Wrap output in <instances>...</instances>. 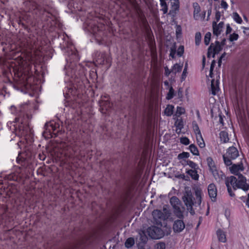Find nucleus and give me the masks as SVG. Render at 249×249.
I'll return each mask as SVG.
<instances>
[{
    "instance_id": "obj_1",
    "label": "nucleus",
    "mask_w": 249,
    "mask_h": 249,
    "mask_svg": "<svg viewBox=\"0 0 249 249\" xmlns=\"http://www.w3.org/2000/svg\"><path fill=\"white\" fill-rule=\"evenodd\" d=\"M72 46L71 47V56H69V59L67 58L66 60L67 61L68 60L70 61V64H67L65 67L66 69V77L65 79V81H67L70 78V82L71 83V86L70 88H67L68 92L66 91V94L68 96H73L78 93L79 91L76 89V87L74 86V84L76 82H77V80L76 78H78V75L76 73V70L78 68H80L81 66L78 65H76L75 62L74 61H77L79 59L78 55L77 53L75 51L73 50Z\"/></svg>"
},
{
    "instance_id": "obj_2",
    "label": "nucleus",
    "mask_w": 249,
    "mask_h": 249,
    "mask_svg": "<svg viewBox=\"0 0 249 249\" xmlns=\"http://www.w3.org/2000/svg\"><path fill=\"white\" fill-rule=\"evenodd\" d=\"M36 60V58L34 56L32 52L28 53L25 58H22V60L20 64L21 71H22L19 73L20 80L26 89H29L31 87L32 82L33 80L31 67L32 65L35 63Z\"/></svg>"
},
{
    "instance_id": "obj_3",
    "label": "nucleus",
    "mask_w": 249,
    "mask_h": 249,
    "mask_svg": "<svg viewBox=\"0 0 249 249\" xmlns=\"http://www.w3.org/2000/svg\"><path fill=\"white\" fill-rule=\"evenodd\" d=\"M27 105L20 106L16 113L17 117L15 120V124L16 134L19 136L24 137L25 139L31 133V129L30 128L28 123V117L25 115V111L27 108Z\"/></svg>"
},
{
    "instance_id": "obj_4",
    "label": "nucleus",
    "mask_w": 249,
    "mask_h": 249,
    "mask_svg": "<svg viewBox=\"0 0 249 249\" xmlns=\"http://www.w3.org/2000/svg\"><path fill=\"white\" fill-rule=\"evenodd\" d=\"M247 179L242 174L238 176V178L234 176L227 178L225 180V184L227 187L228 191L231 196H234L232 193L231 188L234 190L241 189L246 191L249 189V185L246 182Z\"/></svg>"
},
{
    "instance_id": "obj_5",
    "label": "nucleus",
    "mask_w": 249,
    "mask_h": 249,
    "mask_svg": "<svg viewBox=\"0 0 249 249\" xmlns=\"http://www.w3.org/2000/svg\"><path fill=\"white\" fill-rule=\"evenodd\" d=\"M239 156V152L236 148L233 146L230 147L226 153L223 155L225 164L230 166L232 164L231 160L237 158Z\"/></svg>"
},
{
    "instance_id": "obj_6",
    "label": "nucleus",
    "mask_w": 249,
    "mask_h": 249,
    "mask_svg": "<svg viewBox=\"0 0 249 249\" xmlns=\"http://www.w3.org/2000/svg\"><path fill=\"white\" fill-rule=\"evenodd\" d=\"M207 162L210 172L212 173L213 177L216 180L220 181L225 178V176L223 172L217 170L214 162L212 158L208 157L207 159Z\"/></svg>"
},
{
    "instance_id": "obj_7",
    "label": "nucleus",
    "mask_w": 249,
    "mask_h": 249,
    "mask_svg": "<svg viewBox=\"0 0 249 249\" xmlns=\"http://www.w3.org/2000/svg\"><path fill=\"white\" fill-rule=\"evenodd\" d=\"M88 30L93 35L99 44H104V39L103 36L104 33V31L101 30V24L98 25L91 24L89 26Z\"/></svg>"
},
{
    "instance_id": "obj_8",
    "label": "nucleus",
    "mask_w": 249,
    "mask_h": 249,
    "mask_svg": "<svg viewBox=\"0 0 249 249\" xmlns=\"http://www.w3.org/2000/svg\"><path fill=\"white\" fill-rule=\"evenodd\" d=\"M146 232L152 239H158L162 237L164 235V232L162 229L155 226H152L148 227Z\"/></svg>"
},
{
    "instance_id": "obj_9",
    "label": "nucleus",
    "mask_w": 249,
    "mask_h": 249,
    "mask_svg": "<svg viewBox=\"0 0 249 249\" xmlns=\"http://www.w3.org/2000/svg\"><path fill=\"white\" fill-rule=\"evenodd\" d=\"M95 60L96 63L99 65L107 64L109 66L111 62L109 54L103 52H97L95 54Z\"/></svg>"
},
{
    "instance_id": "obj_10",
    "label": "nucleus",
    "mask_w": 249,
    "mask_h": 249,
    "mask_svg": "<svg viewBox=\"0 0 249 249\" xmlns=\"http://www.w3.org/2000/svg\"><path fill=\"white\" fill-rule=\"evenodd\" d=\"M164 1L163 0H160V4L161 6L163 7L162 10L164 13H166L167 12V6L170 5L172 7L173 10H177L179 8V2L178 0H165Z\"/></svg>"
},
{
    "instance_id": "obj_11",
    "label": "nucleus",
    "mask_w": 249,
    "mask_h": 249,
    "mask_svg": "<svg viewBox=\"0 0 249 249\" xmlns=\"http://www.w3.org/2000/svg\"><path fill=\"white\" fill-rule=\"evenodd\" d=\"M222 49L221 45L218 41H216L215 45L212 43L209 47L208 51V57H214L215 55L219 53Z\"/></svg>"
},
{
    "instance_id": "obj_12",
    "label": "nucleus",
    "mask_w": 249,
    "mask_h": 249,
    "mask_svg": "<svg viewBox=\"0 0 249 249\" xmlns=\"http://www.w3.org/2000/svg\"><path fill=\"white\" fill-rule=\"evenodd\" d=\"M152 216L154 222L158 225H161V221L165 219V215L161 210H154L152 212Z\"/></svg>"
},
{
    "instance_id": "obj_13",
    "label": "nucleus",
    "mask_w": 249,
    "mask_h": 249,
    "mask_svg": "<svg viewBox=\"0 0 249 249\" xmlns=\"http://www.w3.org/2000/svg\"><path fill=\"white\" fill-rule=\"evenodd\" d=\"M193 198V196L191 191H186L182 197L183 201L188 210L191 209L194 205Z\"/></svg>"
},
{
    "instance_id": "obj_14",
    "label": "nucleus",
    "mask_w": 249,
    "mask_h": 249,
    "mask_svg": "<svg viewBox=\"0 0 249 249\" xmlns=\"http://www.w3.org/2000/svg\"><path fill=\"white\" fill-rule=\"evenodd\" d=\"M194 11V18L196 20H203L205 17L206 12H203L202 14H200V7L199 4L196 3H193Z\"/></svg>"
},
{
    "instance_id": "obj_15",
    "label": "nucleus",
    "mask_w": 249,
    "mask_h": 249,
    "mask_svg": "<svg viewBox=\"0 0 249 249\" xmlns=\"http://www.w3.org/2000/svg\"><path fill=\"white\" fill-rule=\"evenodd\" d=\"M79 151L78 150V148L77 146L75 147H71L69 148L67 152L65 153V155L66 157L70 158V159H74L76 158L77 159H79L80 157L79 156Z\"/></svg>"
},
{
    "instance_id": "obj_16",
    "label": "nucleus",
    "mask_w": 249,
    "mask_h": 249,
    "mask_svg": "<svg viewBox=\"0 0 249 249\" xmlns=\"http://www.w3.org/2000/svg\"><path fill=\"white\" fill-rule=\"evenodd\" d=\"M185 224L181 219L175 220L173 225V229L175 232L179 233L185 228Z\"/></svg>"
},
{
    "instance_id": "obj_17",
    "label": "nucleus",
    "mask_w": 249,
    "mask_h": 249,
    "mask_svg": "<svg viewBox=\"0 0 249 249\" xmlns=\"http://www.w3.org/2000/svg\"><path fill=\"white\" fill-rule=\"evenodd\" d=\"M231 165L230 171L233 174L238 175L240 172L244 170V167L241 162L237 164H231Z\"/></svg>"
},
{
    "instance_id": "obj_18",
    "label": "nucleus",
    "mask_w": 249,
    "mask_h": 249,
    "mask_svg": "<svg viewBox=\"0 0 249 249\" xmlns=\"http://www.w3.org/2000/svg\"><path fill=\"white\" fill-rule=\"evenodd\" d=\"M224 22H220L217 24L214 21L213 22V34L214 35L218 36L223 31L224 28Z\"/></svg>"
},
{
    "instance_id": "obj_19",
    "label": "nucleus",
    "mask_w": 249,
    "mask_h": 249,
    "mask_svg": "<svg viewBox=\"0 0 249 249\" xmlns=\"http://www.w3.org/2000/svg\"><path fill=\"white\" fill-rule=\"evenodd\" d=\"M208 192L210 197L213 201H214L217 196V189L213 183H211L208 187Z\"/></svg>"
},
{
    "instance_id": "obj_20",
    "label": "nucleus",
    "mask_w": 249,
    "mask_h": 249,
    "mask_svg": "<svg viewBox=\"0 0 249 249\" xmlns=\"http://www.w3.org/2000/svg\"><path fill=\"white\" fill-rule=\"evenodd\" d=\"M219 82L218 80H212L211 82V92L212 94L215 95L219 91Z\"/></svg>"
},
{
    "instance_id": "obj_21",
    "label": "nucleus",
    "mask_w": 249,
    "mask_h": 249,
    "mask_svg": "<svg viewBox=\"0 0 249 249\" xmlns=\"http://www.w3.org/2000/svg\"><path fill=\"white\" fill-rule=\"evenodd\" d=\"M59 124H56L54 122H51L48 123H46L45 124V127H46V130L51 132H54L56 130V128L58 127Z\"/></svg>"
},
{
    "instance_id": "obj_22",
    "label": "nucleus",
    "mask_w": 249,
    "mask_h": 249,
    "mask_svg": "<svg viewBox=\"0 0 249 249\" xmlns=\"http://www.w3.org/2000/svg\"><path fill=\"white\" fill-rule=\"evenodd\" d=\"M171 205L173 209L179 207L180 206V202L179 199L176 196H172L170 200Z\"/></svg>"
},
{
    "instance_id": "obj_23",
    "label": "nucleus",
    "mask_w": 249,
    "mask_h": 249,
    "mask_svg": "<svg viewBox=\"0 0 249 249\" xmlns=\"http://www.w3.org/2000/svg\"><path fill=\"white\" fill-rule=\"evenodd\" d=\"M217 235L219 241L225 243L226 242V237L225 233L221 230H218L217 231Z\"/></svg>"
},
{
    "instance_id": "obj_24",
    "label": "nucleus",
    "mask_w": 249,
    "mask_h": 249,
    "mask_svg": "<svg viewBox=\"0 0 249 249\" xmlns=\"http://www.w3.org/2000/svg\"><path fill=\"white\" fill-rule=\"evenodd\" d=\"M219 136L221 140V141L223 142L224 143L228 142L229 140V138L228 137V134L227 132L225 131H222L219 133Z\"/></svg>"
},
{
    "instance_id": "obj_25",
    "label": "nucleus",
    "mask_w": 249,
    "mask_h": 249,
    "mask_svg": "<svg viewBox=\"0 0 249 249\" xmlns=\"http://www.w3.org/2000/svg\"><path fill=\"white\" fill-rule=\"evenodd\" d=\"M196 136V141H197V144L199 145V146L200 148L204 147L205 146V144L204 140L202 138L201 134H199V135H197Z\"/></svg>"
},
{
    "instance_id": "obj_26",
    "label": "nucleus",
    "mask_w": 249,
    "mask_h": 249,
    "mask_svg": "<svg viewBox=\"0 0 249 249\" xmlns=\"http://www.w3.org/2000/svg\"><path fill=\"white\" fill-rule=\"evenodd\" d=\"M174 108V107L173 105H167L164 110V113L165 115H166L168 116H171L173 113Z\"/></svg>"
},
{
    "instance_id": "obj_27",
    "label": "nucleus",
    "mask_w": 249,
    "mask_h": 249,
    "mask_svg": "<svg viewBox=\"0 0 249 249\" xmlns=\"http://www.w3.org/2000/svg\"><path fill=\"white\" fill-rule=\"evenodd\" d=\"M186 173L191 177L192 179L194 180H198L199 176L196 170L192 169L189 170L186 172Z\"/></svg>"
},
{
    "instance_id": "obj_28",
    "label": "nucleus",
    "mask_w": 249,
    "mask_h": 249,
    "mask_svg": "<svg viewBox=\"0 0 249 249\" xmlns=\"http://www.w3.org/2000/svg\"><path fill=\"white\" fill-rule=\"evenodd\" d=\"M195 195L196 197V203H197L198 205H200L201 203V195L202 192L201 190H197L195 192Z\"/></svg>"
},
{
    "instance_id": "obj_29",
    "label": "nucleus",
    "mask_w": 249,
    "mask_h": 249,
    "mask_svg": "<svg viewBox=\"0 0 249 249\" xmlns=\"http://www.w3.org/2000/svg\"><path fill=\"white\" fill-rule=\"evenodd\" d=\"M109 106V103L107 102L102 101L100 103V106L101 107V109L102 110V112L104 113H105V110H107L108 107Z\"/></svg>"
},
{
    "instance_id": "obj_30",
    "label": "nucleus",
    "mask_w": 249,
    "mask_h": 249,
    "mask_svg": "<svg viewBox=\"0 0 249 249\" xmlns=\"http://www.w3.org/2000/svg\"><path fill=\"white\" fill-rule=\"evenodd\" d=\"M182 65H179L178 64H175L172 69V71L174 73H177V72H179L181 71L182 68Z\"/></svg>"
},
{
    "instance_id": "obj_31",
    "label": "nucleus",
    "mask_w": 249,
    "mask_h": 249,
    "mask_svg": "<svg viewBox=\"0 0 249 249\" xmlns=\"http://www.w3.org/2000/svg\"><path fill=\"white\" fill-rule=\"evenodd\" d=\"M174 213L179 218H182L183 217V213L181 211L180 207L174 209Z\"/></svg>"
},
{
    "instance_id": "obj_32",
    "label": "nucleus",
    "mask_w": 249,
    "mask_h": 249,
    "mask_svg": "<svg viewBox=\"0 0 249 249\" xmlns=\"http://www.w3.org/2000/svg\"><path fill=\"white\" fill-rule=\"evenodd\" d=\"M193 128L195 133L196 135L201 134L200 130L199 128L198 125L196 121H193L192 123Z\"/></svg>"
},
{
    "instance_id": "obj_33",
    "label": "nucleus",
    "mask_w": 249,
    "mask_h": 249,
    "mask_svg": "<svg viewBox=\"0 0 249 249\" xmlns=\"http://www.w3.org/2000/svg\"><path fill=\"white\" fill-rule=\"evenodd\" d=\"M140 22L142 26L146 29H148V23L144 16L142 15H140Z\"/></svg>"
},
{
    "instance_id": "obj_34",
    "label": "nucleus",
    "mask_w": 249,
    "mask_h": 249,
    "mask_svg": "<svg viewBox=\"0 0 249 249\" xmlns=\"http://www.w3.org/2000/svg\"><path fill=\"white\" fill-rule=\"evenodd\" d=\"M189 149L190 152L194 155H198L199 154L198 150L196 145L194 144H191L189 146Z\"/></svg>"
},
{
    "instance_id": "obj_35",
    "label": "nucleus",
    "mask_w": 249,
    "mask_h": 249,
    "mask_svg": "<svg viewBox=\"0 0 249 249\" xmlns=\"http://www.w3.org/2000/svg\"><path fill=\"white\" fill-rule=\"evenodd\" d=\"M134 239L133 238H128L125 241V247L130 248L134 244Z\"/></svg>"
},
{
    "instance_id": "obj_36",
    "label": "nucleus",
    "mask_w": 249,
    "mask_h": 249,
    "mask_svg": "<svg viewBox=\"0 0 249 249\" xmlns=\"http://www.w3.org/2000/svg\"><path fill=\"white\" fill-rule=\"evenodd\" d=\"M174 96V90L172 87H170L169 92H168L166 96V99L168 100L171 99Z\"/></svg>"
},
{
    "instance_id": "obj_37",
    "label": "nucleus",
    "mask_w": 249,
    "mask_h": 249,
    "mask_svg": "<svg viewBox=\"0 0 249 249\" xmlns=\"http://www.w3.org/2000/svg\"><path fill=\"white\" fill-rule=\"evenodd\" d=\"M175 125L177 126V131H178V130H179V132H180L183 127V124L182 121L181 120H178L175 123Z\"/></svg>"
},
{
    "instance_id": "obj_38",
    "label": "nucleus",
    "mask_w": 249,
    "mask_h": 249,
    "mask_svg": "<svg viewBox=\"0 0 249 249\" xmlns=\"http://www.w3.org/2000/svg\"><path fill=\"white\" fill-rule=\"evenodd\" d=\"M201 39V35L200 33L197 32L195 35V42L196 45H199Z\"/></svg>"
},
{
    "instance_id": "obj_39",
    "label": "nucleus",
    "mask_w": 249,
    "mask_h": 249,
    "mask_svg": "<svg viewBox=\"0 0 249 249\" xmlns=\"http://www.w3.org/2000/svg\"><path fill=\"white\" fill-rule=\"evenodd\" d=\"M211 37V33L210 32H208L205 34L204 37V43L206 45H209Z\"/></svg>"
},
{
    "instance_id": "obj_40",
    "label": "nucleus",
    "mask_w": 249,
    "mask_h": 249,
    "mask_svg": "<svg viewBox=\"0 0 249 249\" xmlns=\"http://www.w3.org/2000/svg\"><path fill=\"white\" fill-rule=\"evenodd\" d=\"M233 18L234 20L238 23L241 24L242 22L241 18L237 13H234L233 14Z\"/></svg>"
},
{
    "instance_id": "obj_41",
    "label": "nucleus",
    "mask_w": 249,
    "mask_h": 249,
    "mask_svg": "<svg viewBox=\"0 0 249 249\" xmlns=\"http://www.w3.org/2000/svg\"><path fill=\"white\" fill-rule=\"evenodd\" d=\"M185 109L182 107H178L175 115L180 116L185 113Z\"/></svg>"
},
{
    "instance_id": "obj_42",
    "label": "nucleus",
    "mask_w": 249,
    "mask_h": 249,
    "mask_svg": "<svg viewBox=\"0 0 249 249\" xmlns=\"http://www.w3.org/2000/svg\"><path fill=\"white\" fill-rule=\"evenodd\" d=\"M165 244L163 242H159L155 245V249H165Z\"/></svg>"
},
{
    "instance_id": "obj_43",
    "label": "nucleus",
    "mask_w": 249,
    "mask_h": 249,
    "mask_svg": "<svg viewBox=\"0 0 249 249\" xmlns=\"http://www.w3.org/2000/svg\"><path fill=\"white\" fill-rule=\"evenodd\" d=\"M176 32L177 37H180L182 34V29L180 25L176 26Z\"/></svg>"
},
{
    "instance_id": "obj_44",
    "label": "nucleus",
    "mask_w": 249,
    "mask_h": 249,
    "mask_svg": "<svg viewBox=\"0 0 249 249\" xmlns=\"http://www.w3.org/2000/svg\"><path fill=\"white\" fill-rule=\"evenodd\" d=\"M190 154L188 152H183L181 154H179L178 156V158L179 159H182L184 158H187L189 157Z\"/></svg>"
},
{
    "instance_id": "obj_45",
    "label": "nucleus",
    "mask_w": 249,
    "mask_h": 249,
    "mask_svg": "<svg viewBox=\"0 0 249 249\" xmlns=\"http://www.w3.org/2000/svg\"><path fill=\"white\" fill-rule=\"evenodd\" d=\"M238 38V35L236 33H233L230 36V40L231 41H233L237 40Z\"/></svg>"
},
{
    "instance_id": "obj_46",
    "label": "nucleus",
    "mask_w": 249,
    "mask_h": 249,
    "mask_svg": "<svg viewBox=\"0 0 249 249\" xmlns=\"http://www.w3.org/2000/svg\"><path fill=\"white\" fill-rule=\"evenodd\" d=\"M186 162L187 165H189L190 167H191L193 169H196L197 166V164L193 161L188 160L186 161Z\"/></svg>"
},
{
    "instance_id": "obj_47",
    "label": "nucleus",
    "mask_w": 249,
    "mask_h": 249,
    "mask_svg": "<svg viewBox=\"0 0 249 249\" xmlns=\"http://www.w3.org/2000/svg\"><path fill=\"white\" fill-rule=\"evenodd\" d=\"M190 141L187 137H182L180 138V142L184 145L189 144Z\"/></svg>"
},
{
    "instance_id": "obj_48",
    "label": "nucleus",
    "mask_w": 249,
    "mask_h": 249,
    "mask_svg": "<svg viewBox=\"0 0 249 249\" xmlns=\"http://www.w3.org/2000/svg\"><path fill=\"white\" fill-rule=\"evenodd\" d=\"M184 53V47L183 46H180L177 50V54L179 56H181Z\"/></svg>"
},
{
    "instance_id": "obj_49",
    "label": "nucleus",
    "mask_w": 249,
    "mask_h": 249,
    "mask_svg": "<svg viewBox=\"0 0 249 249\" xmlns=\"http://www.w3.org/2000/svg\"><path fill=\"white\" fill-rule=\"evenodd\" d=\"M215 65V62L214 60H213L211 63V67H210V70L209 76L211 77H212L213 71V70Z\"/></svg>"
},
{
    "instance_id": "obj_50",
    "label": "nucleus",
    "mask_w": 249,
    "mask_h": 249,
    "mask_svg": "<svg viewBox=\"0 0 249 249\" xmlns=\"http://www.w3.org/2000/svg\"><path fill=\"white\" fill-rule=\"evenodd\" d=\"M4 178L7 180H15L16 178V177L13 174L8 175Z\"/></svg>"
},
{
    "instance_id": "obj_51",
    "label": "nucleus",
    "mask_w": 249,
    "mask_h": 249,
    "mask_svg": "<svg viewBox=\"0 0 249 249\" xmlns=\"http://www.w3.org/2000/svg\"><path fill=\"white\" fill-rule=\"evenodd\" d=\"M165 72L164 74L166 76H168L169 74L172 72V70H169L167 66L164 67Z\"/></svg>"
},
{
    "instance_id": "obj_52",
    "label": "nucleus",
    "mask_w": 249,
    "mask_h": 249,
    "mask_svg": "<svg viewBox=\"0 0 249 249\" xmlns=\"http://www.w3.org/2000/svg\"><path fill=\"white\" fill-rule=\"evenodd\" d=\"M187 65L186 64L182 74V79H184L186 77Z\"/></svg>"
},
{
    "instance_id": "obj_53",
    "label": "nucleus",
    "mask_w": 249,
    "mask_h": 249,
    "mask_svg": "<svg viewBox=\"0 0 249 249\" xmlns=\"http://www.w3.org/2000/svg\"><path fill=\"white\" fill-rule=\"evenodd\" d=\"M221 6L225 9L228 8V5L227 2L224 0H222L221 3Z\"/></svg>"
},
{
    "instance_id": "obj_54",
    "label": "nucleus",
    "mask_w": 249,
    "mask_h": 249,
    "mask_svg": "<svg viewBox=\"0 0 249 249\" xmlns=\"http://www.w3.org/2000/svg\"><path fill=\"white\" fill-rule=\"evenodd\" d=\"M225 53H224L223 54H222V55L220 57V58L218 60V62L219 67H220L221 66V62H222V59L225 57Z\"/></svg>"
},
{
    "instance_id": "obj_55",
    "label": "nucleus",
    "mask_w": 249,
    "mask_h": 249,
    "mask_svg": "<svg viewBox=\"0 0 249 249\" xmlns=\"http://www.w3.org/2000/svg\"><path fill=\"white\" fill-rule=\"evenodd\" d=\"M232 29L230 27V25H228L227 26V29H226V34H230L231 32Z\"/></svg>"
},
{
    "instance_id": "obj_56",
    "label": "nucleus",
    "mask_w": 249,
    "mask_h": 249,
    "mask_svg": "<svg viewBox=\"0 0 249 249\" xmlns=\"http://www.w3.org/2000/svg\"><path fill=\"white\" fill-rule=\"evenodd\" d=\"M244 32L247 35H249V28L244 27Z\"/></svg>"
},
{
    "instance_id": "obj_57",
    "label": "nucleus",
    "mask_w": 249,
    "mask_h": 249,
    "mask_svg": "<svg viewBox=\"0 0 249 249\" xmlns=\"http://www.w3.org/2000/svg\"><path fill=\"white\" fill-rule=\"evenodd\" d=\"M164 84L165 86H167V87H169L170 88V86L169 83L168 81H164Z\"/></svg>"
},
{
    "instance_id": "obj_58",
    "label": "nucleus",
    "mask_w": 249,
    "mask_h": 249,
    "mask_svg": "<svg viewBox=\"0 0 249 249\" xmlns=\"http://www.w3.org/2000/svg\"><path fill=\"white\" fill-rule=\"evenodd\" d=\"M246 204L249 207V194L248 195V198H247V200Z\"/></svg>"
},
{
    "instance_id": "obj_59",
    "label": "nucleus",
    "mask_w": 249,
    "mask_h": 249,
    "mask_svg": "<svg viewBox=\"0 0 249 249\" xmlns=\"http://www.w3.org/2000/svg\"><path fill=\"white\" fill-rule=\"evenodd\" d=\"M141 238H142V240L144 242H145L146 241V239H147V238L146 237H142V236H141Z\"/></svg>"
},
{
    "instance_id": "obj_60",
    "label": "nucleus",
    "mask_w": 249,
    "mask_h": 249,
    "mask_svg": "<svg viewBox=\"0 0 249 249\" xmlns=\"http://www.w3.org/2000/svg\"><path fill=\"white\" fill-rule=\"evenodd\" d=\"M11 108H12V111H13V109H16V107H11Z\"/></svg>"
},
{
    "instance_id": "obj_61",
    "label": "nucleus",
    "mask_w": 249,
    "mask_h": 249,
    "mask_svg": "<svg viewBox=\"0 0 249 249\" xmlns=\"http://www.w3.org/2000/svg\"><path fill=\"white\" fill-rule=\"evenodd\" d=\"M170 55L173 58L174 57V54L172 53H170Z\"/></svg>"
},
{
    "instance_id": "obj_62",
    "label": "nucleus",
    "mask_w": 249,
    "mask_h": 249,
    "mask_svg": "<svg viewBox=\"0 0 249 249\" xmlns=\"http://www.w3.org/2000/svg\"><path fill=\"white\" fill-rule=\"evenodd\" d=\"M220 122L221 123H222V118L221 117L220 118Z\"/></svg>"
},
{
    "instance_id": "obj_63",
    "label": "nucleus",
    "mask_w": 249,
    "mask_h": 249,
    "mask_svg": "<svg viewBox=\"0 0 249 249\" xmlns=\"http://www.w3.org/2000/svg\"><path fill=\"white\" fill-rule=\"evenodd\" d=\"M225 39H223V41H222V43H223V45H224V42H225Z\"/></svg>"
}]
</instances>
